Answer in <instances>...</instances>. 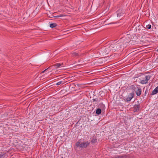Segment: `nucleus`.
Listing matches in <instances>:
<instances>
[{"mask_svg":"<svg viewBox=\"0 0 158 158\" xmlns=\"http://www.w3.org/2000/svg\"><path fill=\"white\" fill-rule=\"evenodd\" d=\"M125 10L122 8H119L116 11L117 17H120L123 16L125 14Z\"/></svg>","mask_w":158,"mask_h":158,"instance_id":"nucleus-4","label":"nucleus"},{"mask_svg":"<svg viewBox=\"0 0 158 158\" xmlns=\"http://www.w3.org/2000/svg\"><path fill=\"white\" fill-rule=\"evenodd\" d=\"M6 152H0V158H4L6 156Z\"/></svg>","mask_w":158,"mask_h":158,"instance_id":"nucleus-12","label":"nucleus"},{"mask_svg":"<svg viewBox=\"0 0 158 158\" xmlns=\"http://www.w3.org/2000/svg\"><path fill=\"white\" fill-rule=\"evenodd\" d=\"M61 158H63V157H62Z\"/></svg>","mask_w":158,"mask_h":158,"instance_id":"nucleus-30","label":"nucleus"},{"mask_svg":"<svg viewBox=\"0 0 158 158\" xmlns=\"http://www.w3.org/2000/svg\"><path fill=\"white\" fill-rule=\"evenodd\" d=\"M130 89L135 90L136 89V88L135 87L134 85H132L130 86Z\"/></svg>","mask_w":158,"mask_h":158,"instance_id":"nucleus-18","label":"nucleus"},{"mask_svg":"<svg viewBox=\"0 0 158 158\" xmlns=\"http://www.w3.org/2000/svg\"><path fill=\"white\" fill-rule=\"evenodd\" d=\"M150 78V77L149 76H146L144 79L143 80H141L140 82L142 84H144L147 83L148 81Z\"/></svg>","mask_w":158,"mask_h":158,"instance_id":"nucleus-6","label":"nucleus"},{"mask_svg":"<svg viewBox=\"0 0 158 158\" xmlns=\"http://www.w3.org/2000/svg\"><path fill=\"white\" fill-rule=\"evenodd\" d=\"M57 25L56 23H52L50 24V27L52 28H53L56 26Z\"/></svg>","mask_w":158,"mask_h":158,"instance_id":"nucleus-16","label":"nucleus"},{"mask_svg":"<svg viewBox=\"0 0 158 158\" xmlns=\"http://www.w3.org/2000/svg\"><path fill=\"white\" fill-rule=\"evenodd\" d=\"M102 112V110L100 108H98L96 110V113L97 115L100 114Z\"/></svg>","mask_w":158,"mask_h":158,"instance_id":"nucleus-14","label":"nucleus"},{"mask_svg":"<svg viewBox=\"0 0 158 158\" xmlns=\"http://www.w3.org/2000/svg\"><path fill=\"white\" fill-rule=\"evenodd\" d=\"M101 98H93L92 100L93 102H99L101 100Z\"/></svg>","mask_w":158,"mask_h":158,"instance_id":"nucleus-15","label":"nucleus"},{"mask_svg":"<svg viewBox=\"0 0 158 158\" xmlns=\"http://www.w3.org/2000/svg\"><path fill=\"white\" fill-rule=\"evenodd\" d=\"M97 139L95 137L92 138V139L91 141V143L92 144H94L96 143L97 142Z\"/></svg>","mask_w":158,"mask_h":158,"instance_id":"nucleus-13","label":"nucleus"},{"mask_svg":"<svg viewBox=\"0 0 158 158\" xmlns=\"http://www.w3.org/2000/svg\"><path fill=\"white\" fill-rule=\"evenodd\" d=\"M57 71H56V72Z\"/></svg>","mask_w":158,"mask_h":158,"instance_id":"nucleus-29","label":"nucleus"},{"mask_svg":"<svg viewBox=\"0 0 158 158\" xmlns=\"http://www.w3.org/2000/svg\"><path fill=\"white\" fill-rule=\"evenodd\" d=\"M158 93V86L156 87L152 91V93L151 94V95H153L156 94Z\"/></svg>","mask_w":158,"mask_h":158,"instance_id":"nucleus-11","label":"nucleus"},{"mask_svg":"<svg viewBox=\"0 0 158 158\" xmlns=\"http://www.w3.org/2000/svg\"><path fill=\"white\" fill-rule=\"evenodd\" d=\"M84 139H81L79 140L76 143V146L77 147H80L81 148H86L89 145L90 142H88V141H83L82 142V141H84Z\"/></svg>","mask_w":158,"mask_h":158,"instance_id":"nucleus-1","label":"nucleus"},{"mask_svg":"<svg viewBox=\"0 0 158 158\" xmlns=\"http://www.w3.org/2000/svg\"><path fill=\"white\" fill-rule=\"evenodd\" d=\"M122 44L120 43H117L111 44L110 45L112 52H115L118 51H121Z\"/></svg>","mask_w":158,"mask_h":158,"instance_id":"nucleus-2","label":"nucleus"},{"mask_svg":"<svg viewBox=\"0 0 158 158\" xmlns=\"http://www.w3.org/2000/svg\"><path fill=\"white\" fill-rule=\"evenodd\" d=\"M140 107V106L139 104L135 105L134 107V112L138 111Z\"/></svg>","mask_w":158,"mask_h":158,"instance_id":"nucleus-10","label":"nucleus"},{"mask_svg":"<svg viewBox=\"0 0 158 158\" xmlns=\"http://www.w3.org/2000/svg\"><path fill=\"white\" fill-rule=\"evenodd\" d=\"M62 82L61 81H59L58 82H57L56 85H59Z\"/></svg>","mask_w":158,"mask_h":158,"instance_id":"nucleus-24","label":"nucleus"},{"mask_svg":"<svg viewBox=\"0 0 158 158\" xmlns=\"http://www.w3.org/2000/svg\"><path fill=\"white\" fill-rule=\"evenodd\" d=\"M65 64L63 63H56L54 65H52V67L54 66L56 67V68H60L62 67H64L65 66Z\"/></svg>","mask_w":158,"mask_h":158,"instance_id":"nucleus-8","label":"nucleus"},{"mask_svg":"<svg viewBox=\"0 0 158 158\" xmlns=\"http://www.w3.org/2000/svg\"><path fill=\"white\" fill-rule=\"evenodd\" d=\"M64 16V15H57V16H55V17H56V18L60 17L63 16Z\"/></svg>","mask_w":158,"mask_h":158,"instance_id":"nucleus-23","label":"nucleus"},{"mask_svg":"<svg viewBox=\"0 0 158 158\" xmlns=\"http://www.w3.org/2000/svg\"><path fill=\"white\" fill-rule=\"evenodd\" d=\"M52 67H50V68H49L48 70L49 69H52Z\"/></svg>","mask_w":158,"mask_h":158,"instance_id":"nucleus-27","label":"nucleus"},{"mask_svg":"<svg viewBox=\"0 0 158 158\" xmlns=\"http://www.w3.org/2000/svg\"><path fill=\"white\" fill-rule=\"evenodd\" d=\"M78 61L79 62V64H77L76 65H78L83 64H85L84 63V61H83V62H81L80 61H79V60H78Z\"/></svg>","mask_w":158,"mask_h":158,"instance_id":"nucleus-22","label":"nucleus"},{"mask_svg":"<svg viewBox=\"0 0 158 158\" xmlns=\"http://www.w3.org/2000/svg\"><path fill=\"white\" fill-rule=\"evenodd\" d=\"M146 28H148V29H150L151 28V25L150 24H148V25H146Z\"/></svg>","mask_w":158,"mask_h":158,"instance_id":"nucleus-21","label":"nucleus"},{"mask_svg":"<svg viewBox=\"0 0 158 158\" xmlns=\"http://www.w3.org/2000/svg\"><path fill=\"white\" fill-rule=\"evenodd\" d=\"M72 55L74 57H76L78 56V54L75 52H73L72 53Z\"/></svg>","mask_w":158,"mask_h":158,"instance_id":"nucleus-17","label":"nucleus"},{"mask_svg":"<svg viewBox=\"0 0 158 158\" xmlns=\"http://www.w3.org/2000/svg\"><path fill=\"white\" fill-rule=\"evenodd\" d=\"M98 107L101 108L102 107V108H104L105 107V105L103 103H100L98 106Z\"/></svg>","mask_w":158,"mask_h":158,"instance_id":"nucleus-19","label":"nucleus"},{"mask_svg":"<svg viewBox=\"0 0 158 158\" xmlns=\"http://www.w3.org/2000/svg\"><path fill=\"white\" fill-rule=\"evenodd\" d=\"M114 158H130V156L129 155L124 154L115 156Z\"/></svg>","mask_w":158,"mask_h":158,"instance_id":"nucleus-9","label":"nucleus"},{"mask_svg":"<svg viewBox=\"0 0 158 158\" xmlns=\"http://www.w3.org/2000/svg\"><path fill=\"white\" fill-rule=\"evenodd\" d=\"M157 51L158 52V49H157Z\"/></svg>","mask_w":158,"mask_h":158,"instance_id":"nucleus-28","label":"nucleus"},{"mask_svg":"<svg viewBox=\"0 0 158 158\" xmlns=\"http://www.w3.org/2000/svg\"><path fill=\"white\" fill-rule=\"evenodd\" d=\"M135 91L137 96H139L141 95L142 90L139 86H138L137 87H136V90H135Z\"/></svg>","mask_w":158,"mask_h":158,"instance_id":"nucleus-7","label":"nucleus"},{"mask_svg":"<svg viewBox=\"0 0 158 158\" xmlns=\"http://www.w3.org/2000/svg\"><path fill=\"white\" fill-rule=\"evenodd\" d=\"M76 85L78 86H80V84H77Z\"/></svg>","mask_w":158,"mask_h":158,"instance_id":"nucleus-25","label":"nucleus"},{"mask_svg":"<svg viewBox=\"0 0 158 158\" xmlns=\"http://www.w3.org/2000/svg\"><path fill=\"white\" fill-rule=\"evenodd\" d=\"M52 67V66H50L49 67H48L47 69H45V70H44L42 72V73H44V72H45L46 71H47V70H48L49 68H50V67Z\"/></svg>","mask_w":158,"mask_h":158,"instance_id":"nucleus-20","label":"nucleus"},{"mask_svg":"<svg viewBox=\"0 0 158 158\" xmlns=\"http://www.w3.org/2000/svg\"><path fill=\"white\" fill-rule=\"evenodd\" d=\"M147 91H148V90H147V89H146V91H145V94H146V92H147Z\"/></svg>","mask_w":158,"mask_h":158,"instance_id":"nucleus-26","label":"nucleus"},{"mask_svg":"<svg viewBox=\"0 0 158 158\" xmlns=\"http://www.w3.org/2000/svg\"><path fill=\"white\" fill-rule=\"evenodd\" d=\"M134 93V92L131 93H130L128 95V96L124 100L127 102L130 101L131 99L133 98Z\"/></svg>","mask_w":158,"mask_h":158,"instance_id":"nucleus-5","label":"nucleus"},{"mask_svg":"<svg viewBox=\"0 0 158 158\" xmlns=\"http://www.w3.org/2000/svg\"><path fill=\"white\" fill-rule=\"evenodd\" d=\"M101 52L102 54H107L110 51H112L110 45H107L101 49Z\"/></svg>","mask_w":158,"mask_h":158,"instance_id":"nucleus-3","label":"nucleus"}]
</instances>
